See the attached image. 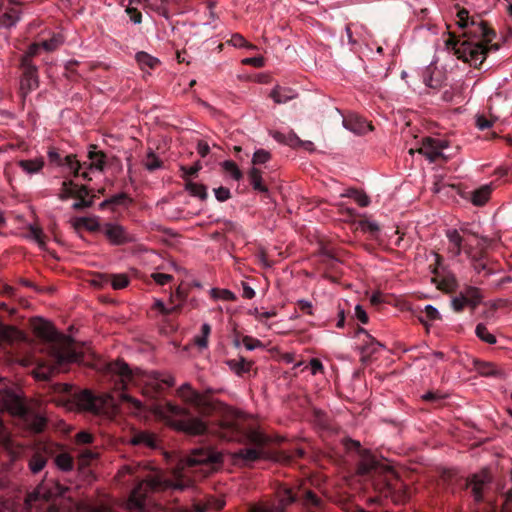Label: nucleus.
<instances>
[{
    "label": "nucleus",
    "mask_w": 512,
    "mask_h": 512,
    "mask_svg": "<svg viewBox=\"0 0 512 512\" xmlns=\"http://www.w3.org/2000/svg\"><path fill=\"white\" fill-rule=\"evenodd\" d=\"M177 392L184 402L197 409L198 416H193L188 408L170 402L156 405L153 408L154 414L164 420L175 431L189 436L205 434L208 425L203 420L202 412L213 408L215 403L209 401L205 395H200V392L195 390L190 383L182 384Z\"/></svg>",
    "instance_id": "nucleus-1"
},
{
    "label": "nucleus",
    "mask_w": 512,
    "mask_h": 512,
    "mask_svg": "<svg viewBox=\"0 0 512 512\" xmlns=\"http://www.w3.org/2000/svg\"><path fill=\"white\" fill-rule=\"evenodd\" d=\"M464 35L467 39L459 41L454 35L450 34L446 46L454 51L458 59H462L474 67H478L484 62L491 48L498 49L496 44L489 46V43L495 37V32L482 20L475 21L471 19L470 28Z\"/></svg>",
    "instance_id": "nucleus-2"
},
{
    "label": "nucleus",
    "mask_w": 512,
    "mask_h": 512,
    "mask_svg": "<svg viewBox=\"0 0 512 512\" xmlns=\"http://www.w3.org/2000/svg\"><path fill=\"white\" fill-rule=\"evenodd\" d=\"M31 327L38 338L56 344L51 349V355L58 366L82 360V354L72 348L70 339L59 333L50 321L40 317L33 318Z\"/></svg>",
    "instance_id": "nucleus-3"
},
{
    "label": "nucleus",
    "mask_w": 512,
    "mask_h": 512,
    "mask_svg": "<svg viewBox=\"0 0 512 512\" xmlns=\"http://www.w3.org/2000/svg\"><path fill=\"white\" fill-rule=\"evenodd\" d=\"M193 486L189 478H179L176 481L165 480L159 473L150 474L141 480L132 490L127 506L129 509H142L145 505V499L151 492L175 489L185 490Z\"/></svg>",
    "instance_id": "nucleus-4"
},
{
    "label": "nucleus",
    "mask_w": 512,
    "mask_h": 512,
    "mask_svg": "<svg viewBox=\"0 0 512 512\" xmlns=\"http://www.w3.org/2000/svg\"><path fill=\"white\" fill-rule=\"evenodd\" d=\"M221 391V389L206 388L203 392H200V395H205L209 401L215 403L213 408L202 412V417H209L217 413L227 418L226 421L221 423V429L223 430L221 436L229 441H238L241 437L240 427L232 420L239 418L241 413L223 401L212 397V394L220 393Z\"/></svg>",
    "instance_id": "nucleus-5"
},
{
    "label": "nucleus",
    "mask_w": 512,
    "mask_h": 512,
    "mask_svg": "<svg viewBox=\"0 0 512 512\" xmlns=\"http://www.w3.org/2000/svg\"><path fill=\"white\" fill-rule=\"evenodd\" d=\"M109 399H111L110 395H106L105 397H96L90 390L85 389L78 393H74L71 396V399L66 401L65 406L70 410L77 409L99 413L103 409L104 405L108 403Z\"/></svg>",
    "instance_id": "nucleus-6"
},
{
    "label": "nucleus",
    "mask_w": 512,
    "mask_h": 512,
    "mask_svg": "<svg viewBox=\"0 0 512 512\" xmlns=\"http://www.w3.org/2000/svg\"><path fill=\"white\" fill-rule=\"evenodd\" d=\"M278 504L276 508H281V512H285L286 508L296 501H300L306 508L319 507L321 499L311 490L294 492L290 488H285L278 492Z\"/></svg>",
    "instance_id": "nucleus-7"
},
{
    "label": "nucleus",
    "mask_w": 512,
    "mask_h": 512,
    "mask_svg": "<svg viewBox=\"0 0 512 512\" xmlns=\"http://www.w3.org/2000/svg\"><path fill=\"white\" fill-rule=\"evenodd\" d=\"M0 402L3 408L13 416H22L25 414L26 407L23 395L18 388H0Z\"/></svg>",
    "instance_id": "nucleus-8"
},
{
    "label": "nucleus",
    "mask_w": 512,
    "mask_h": 512,
    "mask_svg": "<svg viewBox=\"0 0 512 512\" xmlns=\"http://www.w3.org/2000/svg\"><path fill=\"white\" fill-rule=\"evenodd\" d=\"M485 249L486 248H478L476 250L474 246L469 244L467 241L465 246V254L470 260L471 266L476 273L480 274L481 272H484L485 276H490L494 274L497 269L495 267V263L490 261L484 253Z\"/></svg>",
    "instance_id": "nucleus-9"
},
{
    "label": "nucleus",
    "mask_w": 512,
    "mask_h": 512,
    "mask_svg": "<svg viewBox=\"0 0 512 512\" xmlns=\"http://www.w3.org/2000/svg\"><path fill=\"white\" fill-rule=\"evenodd\" d=\"M183 462L188 467L196 465L211 466L222 462V454L208 447H200L193 449Z\"/></svg>",
    "instance_id": "nucleus-10"
},
{
    "label": "nucleus",
    "mask_w": 512,
    "mask_h": 512,
    "mask_svg": "<svg viewBox=\"0 0 512 512\" xmlns=\"http://www.w3.org/2000/svg\"><path fill=\"white\" fill-rule=\"evenodd\" d=\"M102 232L109 243L115 246L124 245L136 240L122 225L117 223H105L102 226Z\"/></svg>",
    "instance_id": "nucleus-11"
},
{
    "label": "nucleus",
    "mask_w": 512,
    "mask_h": 512,
    "mask_svg": "<svg viewBox=\"0 0 512 512\" xmlns=\"http://www.w3.org/2000/svg\"><path fill=\"white\" fill-rule=\"evenodd\" d=\"M447 147L448 144L446 141L427 137L422 141L418 152L430 162H435L440 158L446 159V157H444L443 150Z\"/></svg>",
    "instance_id": "nucleus-12"
},
{
    "label": "nucleus",
    "mask_w": 512,
    "mask_h": 512,
    "mask_svg": "<svg viewBox=\"0 0 512 512\" xmlns=\"http://www.w3.org/2000/svg\"><path fill=\"white\" fill-rule=\"evenodd\" d=\"M21 67L23 74L20 80V92L23 97H26L39 87L38 71L34 64H26V66Z\"/></svg>",
    "instance_id": "nucleus-13"
},
{
    "label": "nucleus",
    "mask_w": 512,
    "mask_h": 512,
    "mask_svg": "<svg viewBox=\"0 0 512 512\" xmlns=\"http://www.w3.org/2000/svg\"><path fill=\"white\" fill-rule=\"evenodd\" d=\"M384 467V464L379 461L370 451L362 450L360 451V459L357 464L356 474L359 476H365Z\"/></svg>",
    "instance_id": "nucleus-14"
},
{
    "label": "nucleus",
    "mask_w": 512,
    "mask_h": 512,
    "mask_svg": "<svg viewBox=\"0 0 512 512\" xmlns=\"http://www.w3.org/2000/svg\"><path fill=\"white\" fill-rule=\"evenodd\" d=\"M490 481L491 477L487 470H482L469 478L466 483V487L472 488V494L475 501L480 502L482 500L483 489L488 483H490Z\"/></svg>",
    "instance_id": "nucleus-15"
},
{
    "label": "nucleus",
    "mask_w": 512,
    "mask_h": 512,
    "mask_svg": "<svg viewBox=\"0 0 512 512\" xmlns=\"http://www.w3.org/2000/svg\"><path fill=\"white\" fill-rule=\"evenodd\" d=\"M446 237L450 244L448 247V252L454 257H458L462 250L465 252L467 241L472 245V243L467 238H464V236H462L460 231L457 229L447 230Z\"/></svg>",
    "instance_id": "nucleus-16"
},
{
    "label": "nucleus",
    "mask_w": 512,
    "mask_h": 512,
    "mask_svg": "<svg viewBox=\"0 0 512 512\" xmlns=\"http://www.w3.org/2000/svg\"><path fill=\"white\" fill-rule=\"evenodd\" d=\"M107 369L111 374L119 376L121 389H124L126 387V384L132 378L131 369L129 368L128 364L122 360H117L109 363Z\"/></svg>",
    "instance_id": "nucleus-17"
},
{
    "label": "nucleus",
    "mask_w": 512,
    "mask_h": 512,
    "mask_svg": "<svg viewBox=\"0 0 512 512\" xmlns=\"http://www.w3.org/2000/svg\"><path fill=\"white\" fill-rule=\"evenodd\" d=\"M21 417L27 429L33 433H41L47 426V418L41 414L25 411Z\"/></svg>",
    "instance_id": "nucleus-18"
},
{
    "label": "nucleus",
    "mask_w": 512,
    "mask_h": 512,
    "mask_svg": "<svg viewBox=\"0 0 512 512\" xmlns=\"http://www.w3.org/2000/svg\"><path fill=\"white\" fill-rule=\"evenodd\" d=\"M88 194L89 190L87 186H79L73 195V197L77 198L78 201L72 204V209L78 211L84 208L91 207L94 204V197L92 196L91 198L86 199V196H88Z\"/></svg>",
    "instance_id": "nucleus-19"
},
{
    "label": "nucleus",
    "mask_w": 512,
    "mask_h": 512,
    "mask_svg": "<svg viewBox=\"0 0 512 512\" xmlns=\"http://www.w3.org/2000/svg\"><path fill=\"white\" fill-rule=\"evenodd\" d=\"M270 97L276 104H283L297 97V93L288 87L275 86L270 92Z\"/></svg>",
    "instance_id": "nucleus-20"
},
{
    "label": "nucleus",
    "mask_w": 512,
    "mask_h": 512,
    "mask_svg": "<svg viewBox=\"0 0 512 512\" xmlns=\"http://www.w3.org/2000/svg\"><path fill=\"white\" fill-rule=\"evenodd\" d=\"M359 332L366 334V336L368 338L367 343L360 347V352L362 355L361 361L365 363V362L369 361L370 357L373 354H375L379 351V349H380V347H382V345L378 341L373 339L370 335H368L364 329H359Z\"/></svg>",
    "instance_id": "nucleus-21"
},
{
    "label": "nucleus",
    "mask_w": 512,
    "mask_h": 512,
    "mask_svg": "<svg viewBox=\"0 0 512 512\" xmlns=\"http://www.w3.org/2000/svg\"><path fill=\"white\" fill-rule=\"evenodd\" d=\"M24 339L23 333L16 327L0 323V341L14 343Z\"/></svg>",
    "instance_id": "nucleus-22"
},
{
    "label": "nucleus",
    "mask_w": 512,
    "mask_h": 512,
    "mask_svg": "<svg viewBox=\"0 0 512 512\" xmlns=\"http://www.w3.org/2000/svg\"><path fill=\"white\" fill-rule=\"evenodd\" d=\"M458 231H460L461 235L464 236V238H467L472 244V238L475 240V249L487 248L490 245L491 240L488 237L479 236V234L476 231H473L468 226H462Z\"/></svg>",
    "instance_id": "nucleus-23"
},
{
    "label": "nucleus",
    "mask_w": 512,
    "mask_h": 512,
    "mask_svg": "<svg viewBox=\"0 0 512 512\" xmlns=\"http://www.w3.org/2000/svg\"><path fill=\"white\" fill-rule=\"evenodd\" d=\"M344 126L356 134H364L367 131H372L373 126L362 118H349L344 120Z\"/></svg>",
    "instance_id": "nucleus-24"
},
{
    "label": "nucleus",
    "mask_w": 512,
    "mask_h": 512,
    "mask_svg": "<svg viewBox=\"0 0 512 512\" xmlns=\"http://www.w3.org/2000/svg\"><path fill=\"white\" fill-rule=\"evenodd\" d=\"M492 192L491 185H483L480 188L471 192L470 200L475 206H483L490 199Z\"/></svg>",
    "instance_id": "nucleus-25"
},
{
    "label": "nucleus",
    "mask_w": 512,
    "mask_h": 512,
    "mask_svg": "<svg viewBox=\"0 0 512 512\" xmlns=\"http://www.w3.org/2000/svg\"><path fill=\"white\" fill-rule=\"evenodd\" d=\"M263 450L259 448H243L233 454L234 459H241L245 463H252L262 457Z\"/></svg>",
    "instance_id": "nucleus-26"
},
{
    "label": "nucleus",
    "mask_w": 512,
    "mask_h": 512,
    "mask_svg": "<svg viewBox=\"0 0 512 512\" xmlns=\"http://www.w3.org/2000/svg\"><path fill=\"white\" fill-rule=\"evenodd\" d=\"M248 180L255 191L266 194L269 192L268 187L263 184L262 173L258 168L252 167L249 170Z\"/></svg>",
    "instance_id": "nucleus-27"
},
{
    "label": "nucleus",
    "mask_w": 512,
    "mask_h": 512,
    "mask_svg": "<svg viewBox=\"0 0 512 512\" xmlns=\"http://www.w3.org/2000/svg\"><path fill=\"white\" fill-rule=\"evenodd\" d=\"M21 11L18 7L7 9L0 17V27L11 28L20 20Z\"/></svg>",
    "instance_id": "nucleus-28"
},
{
    "label": "nucleus",
    "mask_w": 512,
    "mask_h": 512,
    "mask_svg": "<svg viewBox=\"0 0 512 512\" xmlns=\"http://www.w3.org/2000/svg\"><path fill=\"white\" fill-rule=\"evenodd\" d=\"M341 197L353 198L354 201L360 207H367L370 205L371 200L366 192L363 190H358L355 188H349L344 193L341 194Z\"/></svg>",
    "instance_id": "nucleus-29"
},
{
    "label": "nucleus",
    "mask_w": 512,
    "mask_h": 512,
    "mask_svg": "<svg viewBox=\"0 0 512 512\" xmlns=\"http://www.w3.org/2000/svg\"><path fill=\"white\" fill-rule=\"evenodd\" d=\"M245 437L248 442L254 444L256 448L262 449L268 442L269 439L262 432L255 429H250L245 433Z\"/></svg>",
    "instance_id": "nucleus-30"
},
{
    "label": "nucleus",
    "mask_w": 512,
    "mask_h": 512,
    "mask_svg": "<svg viewBox=\"0 0 512 512\" xmlns=\"http://www.w3.org/2000/svg\"><path fill=\"white\" fill-rule=\"evenodd\" d=\"M185 190L193 197H198L201 200L207 198V188L201 183H195L191 180H187L185 183Z\"/></svg>",
    "instance_id": "nucleus-31"
},
{
    "label": "nucleus",
    "mask_w": 512,
    "mask_h": 512,
    "mask_svg": "<svg viewBox=\"0 0 512 512\" xmlns=\"http://www.w3.org/2000/svg\"><path fill=\"white\" fill-rule=\"evenodd\" d=\"M274 139L278 142L285 144L291 148L297 149L299 144V137L293 131L288 132L287 134H283L280 132H276L273 135Z\"/></svg>",
    "instance_id": "nucleus-32"
},
{
    "label": "nucleus",
    "mask_w": 512,
    "mask_h": 512,
    "mask_svg": "<svg viewBox=\"0 0 512 512\" xmlns=\"http://www.w3.org/2000/svg\"><path fill=\"white\" fill-rule=\"evenodd\" d=\"M19 166L28 174H33L39 172L43 168L44 161L41 158L20 160Z\"/></svg>",
    "instance_id": "nucleus-33"
},
{
    "label": "nucleus",
    "mask_w": 512,
    "mask_h": 512,
    "mask_svg": "<svg viewBox=\"0 0 512 512\" xmlns=\"http://www.w3.org/2000/svg\"><path fill=\"white\" fill-rule=\"evenodd\" d=\"M58 369L56 366H47L44 364H39L32 372L33 376L37 380H48L50 377L57 372Z\"/></svg>",
    "instance_id": "nucleus-34"
},
{
    "label": "nucleus",
    "mask_w": 512,
    "mask_h": 512,
    "mask_svg": "<svg viewBox=\"0 0 512 512\" xmlns=\"http://www.w3.org/2000/svg\"><path fill=\"white\" fill-rule=\"evenodd\" d=\"M136 60L141 69H154L159 64V60L156 57H153L150 54L143 51L138 52L136 54Z\"/></svg>",
    "instance_id": "nucleus-35"
},
{
    "label": "nucleus",
    "mask_w": 512,
    "mask_h": 512,
    "mask_svg": "<svg viewBox=\"0 0 512 512\" xmlns=\"http://www.w3.org/2000/svg\"><path fill=\"white\" fill-rule=\"evenodd\" d=\"M461 293L472 308H475L481 302L482 295L480 290L476 287L469 286Z\"/></svg>",
    "instance_id": "nucleus-36"
},
{
    "label": "nucleus",
    "mask_w": 512,
    "mask_h": 512,
    "mask_svg": "<svg viewBox=\"0 0 512 512\" xmlns=\"http://www.w3.org/2000/svg\"><path fill=\"white\" fill-rule=\"evenodd\" d=\"M88 157L90 159V163H86V168L100 171L103 169L105 164V155L103 152L89 151Z\"/></svg>",
    "instance_id": "nucleus-37"
},
{
    "label": "nucleus",
    "mask_w": 512,
    "mask_h": 512,
    "mask_svg": "<svg viewBox=\"0 0 512 512\" xmlns=\"http://www.w3.org/2000/svg\"><path fill=\"white\" fill-rule=\"evenodd\" d=\"M130 442L133 445H145L151 448L156 445L154 435L148 432H140L134 435Z\"/></svg>",
    "instance_id": "nucleus-38"
},
{
    "label": "nucleus",
    "mask_w": 512,
    "mask_h": 512,
    "mask_svg": "<svg viewBox=\"0 0 512 512\" xmlns=\"http://www.w3.org/2000/svg\"><path fill=\"white\" fill-rule=\"evenodd\" d=\"M228 365L236 374L241 375L243 373H247L250 371L252 367V362L247 361L244 358H240L238 360H229Z\"/></svg>",
    "instance_id": "nucleus-39"
},
{
    "label": "nucleus",
    "mask_w": 512,
    "mask_h": 512,
    "mask_svg": "<svg viewBox=\"0 0 512 512\" xmlns=\"http://www.w3.org/2000/svg\"><path fill=\"white\" fill-rule=\"evenodd\" d=\"M73 226L75 229H79L80 227H85L88 231H96L100 228V224L95 218L81 217L75 219L73 222Z\"/></svg>",
    "instance_id": "nucleus-40"
},
{
    "label": "nucleus",
    "mask_w": 512,
    "mask_h": 512,
    "mask_svg": "<svg viewBox=\"0 0 512 512\" xmlns=\"http://www.w3.org/2000/svg\"><path fill=\"white\" fill-rule=\"evenodd\" d=\"M143 165L148 171H155L162 167V161L152 149H149L143 160Z\"/></svg>",
    "instance_id": "nucleus-41"
},
{
    "label": "nucleus",
    "mask_w": 512,
    "mask_h": 512,
    "mask_svg": "<svg viewBox=\"0 0 512 512\" xmlns=\"http://www.w3.org/2000/svg\"><path fill=\"white\" fill-rule=\"evenodd\" d=\"M474 366L479 374L483 376H495L499 374V371L496 369L495 365L491 362H482L475 360Z\"/></svg>",
    "instance_id": "nucleus-42"
},
{
    "label": "nucleus",
    "mask_w": 512,
    "mask_h": 512,
    "mask_svg": "<svg viewBox=\"0 0 512 512\" xmlns=\"http://www.w3.org/2000/svg\"><path fill=\"white\" fill-rule=\"evenodd\" d=\"M223 170L228 173L232 179L239 181L243 174L237 164L232 160H226L221 163Z\"/></svg>",
    "instance_id": "nucleus-43"
},
{
    "label": "nucleus",
    "mask_w": 512,
    "mask_h": 512,
    "mask_svg": "<svg viewBox=\"0 0 512 512\" xmlns=\"http://www.w3.org/2000/svg\"><path fill=\"white\" fill-rule=\"evenodd\" d=\"M424 313H425V316H419L418 319L425 326H428V322H430V321H435V320L440 319V314H439L437 308H435L434 306H432L430 304L425 306Z\"/></svg>",
    "instance_id": "nucleus-44"
},
{
    "label": "nucleus",
    "mask_w": 512,
    "mask_h": 512,
    "mask_svg": "<svg viewBox=\"0 0 512 512\" xmlns=\"http://www.w3.org/2000/svg\"><path fill=\"white\" fill-rule=\"evenodd\" d=\"M47 459L45 456L35 453L31 459L29 460V468L32 471V473L36 474L39 473L46 465Z\"/></svg>",
    "instance_id": "nucleus-45"
},
{
    "label": "nucleus",
    "mask_w": 512,
    "mask_h": 512,
    "mask_svg": "<svg viewBox=\"0 0 512 512\" xmlns=\"http://www.w3.org/2000/svg\"><path fill=\"white\" fill-rule=\"evenodd\" d=\"M55 464L60 470L68 472L73 469V458L67 453L59 454L55 458Z\"/></svg>",
    "instance_id": "nucleus-46"
},
{
    "label": "nucleus",
    "mask_w": 512,
    "mask_h": 512,
    "mask_svg": "<svg viewBox=\"0 0 512 512\" xmlns=\"http://www.w3.org/2000/svg\"><path fill=\"white\" fill-rule=\"evenodd\" d=\"M476 335L484 342L488 343V344H495L496 343V337L491 334L487 327L480 323L476 326Z\"/></svg>",
    "instance_id": "nucleus-47"
},
{
    "label": "nucleus",
    "mask_w": 512,
    "mask_h": 512,
    "mask_svg": "<svg viewBox=\"0 0 512 512\" xmlns=\"http://www.w3.org/2000/svg\"><path fill=\"white\" fill-rule=\"evenodd\" d=\"M77 185L74 184L73 181H63L61 191L59 193V198L61 200H67L70 197H73L74 193L77 190Z\"/></svg>",
    "instance_id": "nucleus-48"
},
{
    "label": "nucleus",
    "mask_w": 512,
    "mask_h": 512,
    "mask_svg": "<svg viewBox=\"0 0 512 512\" xmlns=\"http://www.w3.org/2000/svg\"><path fill=\"white\" fill-rule=\"evenodd\" d=\"M153 379L157 382V388H160V384H165L168 387L174 386L175 378L169 373L153 372Z\"/></svg>",
    "instance_id": "nucleus-49"
},
{
    "label": "nucleus",
    "mask_w": 512,
    "mask_h": 512,
    "mask_svg": "<svg viewBox=\"0 0 512 512\" xmlns=\"http://www.w3.org/2000/svg\"><path fill=\"white\" fill-rule=\"evenodd\" d=\"M65 165L72 170L73 175L76 177L79 174V171L86 166V163L81 164L77 159L75 155H67L64 159Z\"/></svg>",
    "instance_id": "nucleus-50"
},
{
    "label": "nucleus",
    "mask_w": 512,
    "mask_h": 512,
    "mask_svg": "<svg viewBox=\"0 0 512 512\" xmlns=\"http://www.w3.org/2000/svg\"><path fill=\"white\" fill-rule=\"evenodd\" d=\"M249 512H281V508H276L274 504L263 501L251 505Z\"/></svg>",
    "instance_id": "nucleus-51"
},
{
    "label": "nucleus",
    "mask_w": 512,
    "mask_h": 512,
    "mask_svg": "<svg viewBox=\"0 0 512 512\" xmlns=\"http://www.w3.org/2000/svg\"><path fill=\"white\" fill-rule=\"evenodd\" d=\"M271 159V153L265 149H258L254 152L252 156V164L261 165L265 164Z\"/></svg>",
    "instance_id": "nucleus-52"
},
{
    "label": "nucleus",
    "mask_w": 512,
    "mask_h": 512,
    "mask_svg": "<svg viewBox=\"0 0 512 512\" xmlns=\"http://www.w3.org/2000/svg\"><path fill=\"white\" fill-rule=\"evenodd\" d=\"M211 332V327L208 323H204L201 327V335L195 338V343L199 348H206L208 344V336Z\"/></svg>",
    "instance_id": "nucleus-53"
},
{
    "label": "nucleus",
    "mask_w": 512,
    "mask_h": 512,
    "mask_svg": "<svg viewBox=\"0 0 512 512\" xmlns=\"http://www.w3.org/2000/svg\"><path fill=\"white\" fill-rule=\"evenodd\" d=\"M153 307L158 309L162 315H170V314L180 311V309H181V305H174L171 307L170 306L166 307L164 302L160 299L155 300Z\"/></svg>",
    "instance_id": "nucleus-54"
},
{
    "label": "nucleus",
    "mask_w": 512,
    "mask_h": 512,
    "mask_svg": "<svg viewBox=\"0 0 512 512\" xmlns=\"http://www.w3.org/2000/svg\"><path fill=\"white\" fill-rule=\"evenodd\" d=\"M211 295L215 299H222L225 301H234L236 299L235 294L228 289L219 290V289L213 288L211 290Z\"/></svg>",
    "instance_id": "nucleus-55"
},
{
    "label": "nucleus",
    "mask_w": 512,
    "mask_h": 512,
    "mask_svg": "<svg viewBox=\"0 0 512 512\" xmlns=\"http://www.w3.org/2000/svg\"><path fill=\"white\" fill-rule=\"evenodd\" d=\"M111 278V285L116 290L123 289L129 284V279L126 274L111 275Z\"/></svg>",
    "instance_id": "nucleus-56"
},
{
    "label": "nucleus",
    "mask_w": 512,
    "mask_h": 512,
    "mask_svg": "<svg viewBox=\"0 0 512 512\" xmlns=\"http://www.w3.org/2000/svg\"><path fill=\"white\" fill-rule=\"evenodd\" d=\"M40 46L41 45L37 43H33L29 46L27 52L22 56L21 66H26V64H33L32 57L37 55Z\"/></svg>",
    "instance_id": "nucleus-57"
},
{
    "label": "nucleus",
    "mask_w": 512,
    "mask_h": 512,
    "mask_svg": "<svg viewBox=\"0 0 512 512\" xmlns=\"http://www.w3.org/2000/svg\"><path fill=\"white\" fill-rule=\"evenodd\" d=\"M359 227L363 232H368L371 234H376L380 230L378 223L370 220L359 221Z\"/></svg>",
    "instance_id": "nucleus-58"
},
{
    "label": "nucleus",
    "mask_w": 512,
    "mask_h": 512,
    "mask_svg": "<svg viewBox=\"0 0 512 512\" xmlns=\"http://www.w3.org/2000/svg\"><path fill=\"white\" fill-rule=\"evenodd\" d=\"M29 231H30V237L33 240H35L39 244V246L45 245L44 234L40 227L35 226V225H30Z\"/></svg>",
    "instance_id": "nucleus-59"
},
{
    "label": "nucleus",
    "mask_w": 512,
    "mask_h": 512,
    "mask_svg": "<svg viewBox=\"0 0 512 512\" xmlns=\"http://www.w3.org/2000/svg\"><path fill=\"white\" fill-rule=\"evenodd\" d=\"M202 169L199 161L195 162L191 167L181 166L180 170L183 172L182 178L187 181L188 176L197 174Z\"/></svg>",
    "instance_id": "nucleus-60"
},
{
    "label": "nucleus",
    "mask_w": 512,
    "mask_h": 512,
    "mask_svg": "<svg viewBox=\"0 0 512 512\" xmlns=\"http://www.w3.org/2000/svg\"><path fill=\"white\" fill-rule=\"evenodd\" d=\"M457 17L459 27L467 28L468 26H470L471 20L469 17V12L466 9H461L460 11H458Z\"/></svg>",
    "instance_id": "nucleus-61"
},
{
    "label": "nucleus",
    "mask_w": 512,
    "mask_h": 512,
    "mask_svg": "<svg viewBox=\"0 0 512 512\" xmlns=\"http://www.w3.org/2000/svg\"><path fill=\"white\" fill-rule=\"evenodd\" d=\"M206 504L208 511H219L224 507L225 501L222 499L209 498Z\"/></svg>",
    "instance_id": "nucleus-62"
},
{
    "label": "nucleus",
    "mask_w": 512,
    "mask_h": 512,
    "mask_svg": "<svg viewBox=\"0 0 512 512\" xmlns=\"http://www.w3.org/2000/svg\"><path fill=\"white\" fill-rule=\"evenodd\" d=\"M214 194L216 199L220 202H224L231 197L230 190L222 186L214 189Z\"/></svg>",
    "instance_id": "nucleus-63"
},
{
    "label": "nucleus",
    "mask_w": 512,
    "mask_h": 512,
    "mask_svg": "<svg viewBox=\"0 0 512 512\" xmlns=\"http://www.w3.org/2000/svg\"><path fill=\"white\" fill-rule=\"evenodd\" d=\"M242 342H243V345L245 346V348L249 351L262 346V343L260 340L253 339L250 336L243 337Z\"/></svg>",
    "instance_id": "nucleus-64"
}]
</instances>
